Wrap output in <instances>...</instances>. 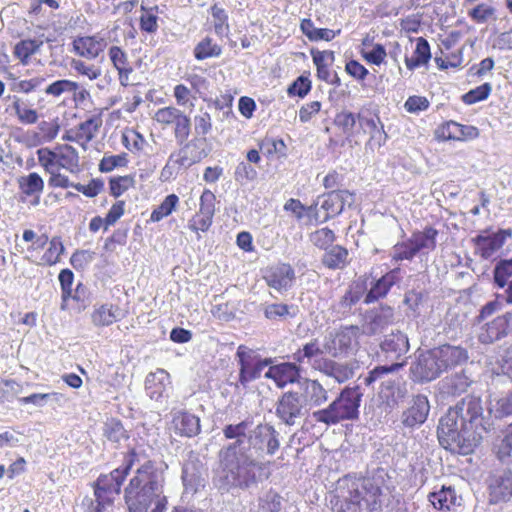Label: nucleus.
<instances>
[{
    "label": "nucleus",
    "instance_id": "obj_10",
    "mask_svg": "<svg viewBox=\"0 0 512 512\" xmlns=\"http://www.w3.org/2000/svg\"><path fill=\"white\" fill-rule=\"evenodd\" d=\"M355 195L348 190H332L324 193L317 198L315 204L309 206L307 210L312 212L320 205L321 209L325 211V216L322 222L335 217L342 213L345 206L351 207L354 204Z\"/></svg>",
    "mask_w": 512,
    "mask_h": 512
},
{
    "label": "nucleus",
    "instance_id": "obj_5",
    "mask_svg": "<svg viewBox=\"0 0 512 512\" xmlns=\"http://www.w3.org/2000/svg\"><path fill=\"white\" fill-rule=\"evenodd\" d=\"M362 396L363 392L358 385L347 386L326 408L314 411L312 419L328 426L357 419Z\"/></svg>",
    "mask_w": 512,
    "mask_h": 512
},
{
    "label": "nucleus",
    "instance_id": "obj_42",
    "mask_svg": "<svg viewBox=\"0 0 512 512\" xmlns=\"http://www.w3.org/2000/svg\"><path fill=\"white\" fill-rule=\"evenodd\" d=\"M19 189L27 196H37L35 204L39 202V195L43 192L44 181L39 174L32 172L18 179Z\"/></svg>",
    "mask_w": 512,
    "mask_h": 512
},
{
    "label": "nucleus",
    "instance_id": "obj_11",
    "mask_svg": "<svg viewBox=\"0 0 512 512\" xmlns=\"http://www.w3.org/2000/svg\"><path fill=\"white\" fill-rule=\"evenodd\" d=\"M394 322V310L387 305H381L367 310L361 320V335L374 336L382 333Z\"/></svg>",
    "mask_w": 512,
    "mask_h": 512
},
{
    "label": "nucleus",
    "instance_id": "obj_35",
    "mask_svg": "<svg viewBox=\"0 0 512 512\" xmlns=\"http://www.w3.org/2000/svg\"><path fill=\"white\" fill-rule=\"evenodd\" d=\"M109 57L118 71L121 85L128 86L130 84L129 75L133 72V68L128 61L127 54L120 47L112 46L109 49Z\"/></svg>",
    "mask_w": 512,
    "mask_h": 512
},
{
    "label": "nucleus",
    "instance_id": "obj_29",
    "mask_svg": "<svg viewBox=\"0 0 512 512\" xmlns=\"http://www.w3.org/2000/svg\"><path fill=\"white\" fill-rule=\"evenodd\" d=\"M170 384V376L164 369H157L147 375L145 388L149 397L155 401L162 398L167 385Z\"/></svg>",
    "mask_w": 512,
    "mask_h": 512
},
{
    "label": "nucleus",
    "instance_id": "obj_15",
    "mask_svg": "<svg viewBox=\"0 0 512 512\" xmlns=\"http://www.w3.org/2000/svg\"><path fill=\"white\" fill-rule=\"evenodd\" d=\"M429 412L428 397L424 394L414 395L408 407L401 414V423L406 428L414 429L425 423Z\"/></svg>",
    "mask_w": 512,
    "mask_h": 512
},
{
    "label": "nucleus",
    "instance_id": "obj_7",
    "mask_svg": "<svg viewBox=\"0 0 512 512\" xmlns=\"http://www.w3.org/2000/svg\"><path fill=\"white\" fill-rule=\"evenodd\" d=\"M437 234L438 231L432 227H428L422 232L413 233L408 240L394 245L392 250L393 260H412L417 253L423 250H434Z\"/></svg>",
    "mask_w": 512,
    "mask_h": 512
},
{
    "label": "nucleus",
    "instance_id": "obj_32",
    "mask_svg": "<svg viewBox=\"0 0 512 512\" xmlns=\"http://www.w3.org/2000/svg\"><path fill=\"white\" fill-rule=\"evenodd\" d=\"M398 271L399 269H394L378 279L367 292L364 302L369 304L386 296L391 287L396 283Z\"/></svg>",
    "mask_w": 512,
    "mask_h": 512
},
{
    "label": "nucleus",
    "instance_id": "obj_52",
    "mask_svg": "<svg viewBox=\"0 0 512 512\" xmlns=\"http://www.w3.org/2000/svg\"><path fill=\"white\" fill-rule=\"evenodd\" d=\"M313 62L317 67L318 78L327 81L329 78L328 64L324 63V57L330 58V64L334 62L335 56L333 51H311Z\"/></svg>",
    "mask_w": 512,
    "mask_h": 512
},
{
    "label": "nucleus",
    "instance_id": "obj_40",
    "mask_svg": "<svg viewBox=\"0 0 512 512\" xmlns=\"http://www.w3.org/2000/svg\"><path fill=\"white\" fill-rule=\"evenodd\" d=\"M367 280L368 279L366 277L359 278L349 286V289L346 291L339 303L340 307L344 311H349L364 296L367 290Z\"/></svg>",
    "mask_w": 512,
    "mask_h": 512
},
{
    "label": "nucleus",
    "instance_id": "obj_13",
    "mask_svg": "<svg viewBox=\"0 0 512 512\" xmlns=\"http://www.w3.org/2000/svg\"><path fill=\"white\" fill-rule=\"evenodd\" d=\"M433 349L420 353L410 366V378L415 383H428L441 375Z\"/></svg>",
    "mask_w": 512,
    "mask_h": 512
},
{
    "label": "nucleus",
    "instance_id": "obj_37",
    "mask_svg": "<svg viewBox=\"0 0 512 512\" xmlns=\"http://www.w3.org/2000/svg\"><path fill=\"white\" fill-rule=\"evenodd\" d=\"M44 44L42 38H27L17 42L14 46L13 55L20 61L21 64L27 65L30 62L32 55L38 53Z\"/></svg>",
    "mask_w": 512,
    "mask_h": 512
},
{
    "label": "nucleus",
    "instance_id": "obj_60",
    "mask_svg": "<svg viewBox=\"0 0 512 512\" xmlns=\"http://www.w3.org/2000/svg\"><path fill=\"white\" fill-rule=\"evenodd\" d=\"M110 192L114 197H119L129 188L135 185V179L131 175L111 178L109 181Z\"/></svg>",
    "mask_w": 512,
    "mask_h": 512
},
{
    "label": "nucleus",
    "instance_id": "obj_26",
    "mask_svg": "<svg viewBox=\"0 0 512 512\" xmlns=\"http://www.w3.org/2000/svg\"><path fill=\"white\" fill-rule=\"evenodd\" d=\"M407 394L406 383L399 378L386 379L381 383L380 396L388 405H398L406 398Z\"/></svg>",
    "mask_w": 512,
    "mask_h": 512
},
{
    "label": "nucleus",
    "instance_id": "obj_38",
    "mask_svg": "<svg viewBox=\"0 0 512 512\" xmlns=\"http://www.w3.org/2000/svg\"><path fill=\"white\" fill-rule=\"evenodd\" d=\"M115 495V493H108V491L94 486L95 499L85 497L81 505L86 507L88 512H104L113 504Z\"/></svg>",
    "mask_w": 512,
    "mask_h": 512
},
{
    "label": "nucleus",
    "instance_id": "obj_46",
    "mask_svg": "<svg viewBox=\"0 0 512 512\" xmlns=\"http://www.w3.org/2000/svg\"><path fill=\"white\" fill-rule=\"evenodd\" d=\"M470 380L464 373H456L442 381V389L450 395H460L467 391Z\"/></svg>",
    "mask_w": 512,
    "mask_h": 512
},
{
    "label": "nucleus",
    "instance_id": "obj_22",
    "mask_svg": "<svg viewBox=\"0 0 512 512\" xmlns=\"http://www.w3.org/2000/svg\"><path fill=\"white\" fill-rule=\"evenodd\" d=\"M264 279L269 287L278 292L287 291L295 280V271L291 265L279 263L266 271Z\"/></svg>",
    "mask_w": 512,
    "mask_h": 512
},
{
    "label": "nucleus",
    "instance_id": "obj_49",
    "mask_svg": "<svg viewBox=\"0 0 512 512\" xmlns=\"http://www.w3.org/2000/svg\"><path fill=\"white\" fill-rule=\"evenodd\" d=\"M48 243L49 247L41 257V264L52 266L59 262L65 248L58 236L53 237Z\"/></svg>",
    "mask_w": 512,
    "mask_h": 512
},
{
    "label": "nucleus",
    "instance_id": "obj_44",
    "mask_svg": "<svg viewBox=\"0 0 512 512\" xmlns=\"http://www.w3.org/2000/svg\"><path fill=\"white\" fill-rule=\"evenodd\" d=\"M182 480L186 493L195 494L200 488L205 486L204 478L190 464L183 466Z\"/></svg>",
    "mask_w": 512,
    "mask_h": 512
},
{
    "label": "nucleus",
    "instance_id": "obj_28",
    "mask_svg": "<svg viewBox=\"0 0 512 512\" xmlns=\"http://www.w3.org/2000/svg\"><path fill=\"white\" fill-rule=\"evenodd\" d=\"M173 426L181 436L194 437L200 433V419L188 412H178L173 417Z\"/></svg>",
    "mask_w": 512,
    "mask_h": 512
},
{
    "label": "nucleus",
    "instance_id": "obj_8",
    "mask_svg": "<svg viewBox=\"0 0 512 512\" xmlns=\"http://www.w3.org/2000/svg\"><path fill=\"white\" fill-rule=\"evenodd\" d=\"M363 491L361 500L368 512H381L383 501L382 496L388 490V475L384 469H378L371 476L356 481Z\"/></svg>",
    "mask_w": 512,
    "mask_h": 512
},
{
    "label": "nucleus",
    "instance_id": "obj_9",
    "mask_svg": "<svg viewBox=\"0 0 512 512\" xmlns=\"http://www.w3.org/2000/svg\"><path fill=\"white\" fill-rule=\"evenodd\" d=\"M275 414L285 425L294 426L308 414V408L297 390H289L278 398Z\"/></svg>",
    "mask_w": 512,
    "mask_h": 512
},
{
    "label": "nucleus",
    "instance_id": "obj_1",
    "mask_svg": "<svg viewBox=\"0 0 512 512\" xmlns=\"http://www.w3.org/2000/svg\"><path fill=\"white\" fill-rule=\"evenodd\" d=\"M492 426L489 414L484 415L481 398L467 395L440 418L437 436L444 449L468 455L480 445L483 434L489 433Z\"/></svg>",
    "mask_w": 512,
    "mask_h": 512
},
{
    "label": "nucleus",
    "instance_id": "obj_51",
    "mask_svg": "<svg viewBox=\"0 0 512 512\" xmlns=\"http://www.w3.org/2000/svg\"><path fill=\"white\" fill-rule=\"evenodd\" d=\"M101 125L102 120L98 116L87 119L79 124L77 138L84 139L85 142H90L95 137V134Z\"/></svg>",
    "mask_w": 512,
    "mask_h": 512
},
{
    "label": "nucleus",
    "instance_id": "obj_34",
    "mask_svg": "<svg viewBox=\"0 0 512 512\" xmlns=\"http://www.w3.org/2000/svg\"><path fill=\"white\" fill-rule=\"evenodd\" d=\"M348 495H344V500H337L334 505L336 512H361L362 500L359 484L353 480L351 485H348Z\"/></svg>",
    "mask_w": 512,
    "mask_h": 512
},
{
    "label": "nucleus",
    "instance_id": "obj_21",
    "mask_svg": "<svg viewBox=\"0 0 512 512\" xmlns=\"http://www.w3.org/2000/svg\"><path fill=\"white\" fill-rule=\"evenodd\" d=\"M265 378L275 382L278 388H284L287 384L297 383L301 381L300 367L292 362H283L272 365L264 375Z\"/></svg>",
    "mask_w": 512,
    "mask_h": 512
},
{
    "label": "nucleus",
    "instance_id": "obj_12",
    "mask_svg": "<svg viewBox=\"0 0 512 512\" xmlns=\"http://www.w3.org/2000/svg\"><path fill=\"white\" fill-rule=\"evenodd\" d=\"M140 459L137 453L132 450L129 452L124 458V462L122 466L114 469L109 474H102L98 477L94 486L108 491V493L119 494L121 490V486L129 474L131 468L135 465V463H139Z\"/></svg>",
    "mask_w": 512,
    "mask_h": 512
},
{
    "label": "nucleus",
    "instance_id": "obj_59",
    "mask_svg": "<svg viewBox=\"0 0 512 512\" xmlns=\"http://www.w3.org/2000/svg\"><path fill=\"white\" fill-rule=\"evenodd\" d=\"M194 53L198 60H203L209 57L219 56L221 54V48L217 44L212 43L210 38H205L197 44Z\"/></svg>",
    "mask_w": 512,
    "mask_h": 512
},
{
    "label": "nucleus",
    "instance_id": "obj_43",
    "mask_svg": "<svg viewBox=\"0 0 512 512\" xmlns=\"http://www.w3.org/2000/svg\"><path fill=\"white\" fill-rule=\"evenodd\" d=\"M429 501L437 509H447L457 504L458 497L451 487L443 486L441 490L429 494Z\"/></svg>",
    "mask_w": 512,
    "mask_h": 512
},
{
    "label": "nucleus",
    "instance_id": "obj_41",
    "mask_svg": "<svg viewBox=\"0 0 512 512\" xmlns=\"http://www.w3.org/2000/svg\"><path fill=\"white\" fill-rule=\"evenodd\" d=\"M431 58L430 45L428 41L419 37L416 40V48L412 57H405V64L409 70H414L422 65H426Z\"/></svg>",
    "mask_w": 512,
    "mask_h": 512
},
{
    "label": "nucleus",
    "instance_id": "obj_56",
    "mask_svg": "<svg viewBox=\"0 0 512 512\" xmlns=\"http://www.w3.org/2000/svg\"><path fill=\"white\" fill-rule=\"evenodd\" d=\"M357 121L358 114H354L345 110L337 113L334 119L335 125L341 128L344 134L347 136H351L353 134V130Z\"/></svg>",
    "mask_w": 512,
    "mask_h": 512
},
{
    "label": "nucleus",
    "instance_id": "obj_62",
    "mask_svg": "<svg viewBox=\"0 0 512 512\" xmlns=\"http://www.w3.org/2000/svg\"><path fill=\"white\" fill-rule=\"evenodd\" d=\"M492 90L490 83H484L475 89L470 90L466 94L463 95L462 100L464 103L471 105L476 102L485 100L488 98Z\"/></svg>",
    "mask_w": 512,
    "mask_h": 512
},
{
    "label": "nucleus",
    "instance_id": "obj_36",
    "mask_svg": "<svg viewBox=\"0 0 512 512\" xmlns=\"http://www.w3.org/2000/svg\"><path fill=\"white\" fill-rule=\"evenodd\" d=\"M493 451L501 462H512V423L507 425L496 438Z\"/></svg>",
    "mask_w": 512,
    "mask_h": 512
},
{
    "label": "nucleus",
    "instance_id": "obj_3",
    "mask_svg": "<svg viewBox=\"0 0 512 512\" xmlns=\"http://www.w3.org/2000/svg\"><path fill=\"white\" fill-rule=\"evenodd\" d=\"M232 443L219 453L221 469L217 475L219 488L228 491L230 488L249 489L262 479L264 464Z\"/></svg>",
    "mask_w": 512,
    "mask_h": 512
},
{
    "label": "nucleus",
    "instance_id": "obj_2",
    "mask_svg": "<svg viewBox=\"0 0 512 512\" xmlns=\"http://www.w3.org/2000/svg\"><path fill=\"white\" fill-rule=\"evenodd\" d=\"M165 476L155 462L146 460L124 489V500L128 512H165L167 496L164 493Z\"/></svg>",
    "mask_w": 512,
    "mask_h": 512
},
{
    "label": "nucleus",
    "instance_id": "obj_61",
    "mask_svg": "<svg viewBox=\"0 0 512 512\" xmlns=\"http://www.w3.org/2000/svg\"><path fill=\"white\" fill-rule=\"evenodd\" d=\"M12 106L20 122L24 124H35L37 122V111L27 108L19 99H16Z\"/></svg>",
    "mask_w": 512,
    "mask_h": 512
},
{
    "label": "nucleus",
    "instance_id": "obj_25",
    "mask_svg": "<svg viewBox=\"0 0 512 512\" xmlns=\"http://www.w3.org/2000/svg\"><path fill=\"white\" fill-rule=\"evenodd\" d=\"M490 501L492 503L507 502L512 498V472L502 471L490 482Z\"/></svg>",
    "mask_w": 512,
    "mask_h": 512
},
{
    "label": "nucleus",
    "instance_id": "obj_45",
    "mask_svg": "<svg viewBox=\"0 0 512 512\" xmlns=\"http://www.w3.org/2000/svg\"><path fill=\"white\" fill-rule=\"evenodd\" d=\"M348 251L342 246L335 245L323 255L322 262L331 269H342L347 264Z\"/></svg>",
    "mask_w": 512,
    "mask_h": 512
},
{
    "label": "nucleus",
    "instance_id": "obj_24",
    "mask_svg": "<svg viewBox=\"0 0 512 512\" xmlns=\"http://www.w3.org/2000/svg\"><path fill=\"white\" fill-rule=\"evenodd\" d=\"M381 351L384 353L386 359L399 360L402 356L406 355L409 351L408 337L397 330L384 337L380 344Z\"/></svg>",
    "mask_w": 512,
    "mask_h": 512
},
{
    "label": "nucleus",
    "instance_id": "obj_18",
    "mask_svg": "<svg viewBox=\"0 0 512 512\" xmlns=\"http://www.w3.org/2000/svg\"><path fill=\"white\" fill-rule=\"evenodd\" d=\"M297 391L308 409L320 407L328 401V391L316 379L302 378Z\"/></svg>",
    "mask_w": 512,
    "mask_h": 512
},
{
    "label": "nucleus",
    "instance_id": "obj_16",
    "mask_svg": "<svg viewBox=\"0 0 512 512\" xmlns=\"http://www.w3.org/2000/svg\"><path fill=\"white\" fill-rule=\"evenodd\" d=\"M216 196L209 189H205L200 196L199 211L189 221L188 227L194 232L207 231L213 222L215 214Z\"/></svg>",
    "mask_w": 512,
    "mask_h": 512
},
{
    "label": "nucleus",
    "instance_id": "obj_48",
    "mask_svg": "<svg viewBox=\"0 0 512 512\" xmlns=\"http://www.w3.org/2000/svg\"><path fill=\"white\" fill-rule=\"evenodd\" d=\"M273 363L272 358L261 359L260 357L256 359L253 364H250L249 367L245 369H240L239 372V381L245 386L249 381L257 379L260 377L261 371L266 366H271Z\"/></svg>",
    "mask_w": 512,
    "mask_h": 512
},
{
    "label": "nucleus",
    "instance_id": "obj_33",
    "mask_svg": "<svg viewBox=\"0 0 512 512\" xmlns=\"http://www.w3.org/2000/svg\"><path fill=\"white\" fill-rule=\"evenodd\" d=\"M348 495H344V500H337L334 505L336 512H361L362 500L359 484L353 480L351 485H348Z\"/></svg>",
    "mask_w": 512,
    "mask_h": 512
},
{
    "label": "nucleus",
    "instance_id": "obj_53",
    "mask_svg": "<svg viewBox=\"0 0 512 512\" xmlns=\"http://www.w3.org/2000/svg\"><path fill=\"white\" fill-rule=\"evenodd\" d=\"M179 198L175 194L168 195L163 202L151 213L150 219L153 222H158L164 217L170 215L175 209Z\"/></svg>",
    "mask_w": 512,
    "mask_h": 512
},
{
    "label": "nucleus",
    "instance_id": "obj_19",
    "mask_svg": "<svg viewBox=\"0 0 512 512\" xmlns=\"http://www.w3.org/2000/svg\"><path fill=\"white\" fill-rule=\"evenodd\" d=\"M358 123L363 132L369 134L366 149L374 151L386 143L388 136L384 131L383 123L377 115L374 117H367L365 115L358 114Z\"/></svg>",
    "mask_w": 512,
    "mask_h": 512
},
{
    "label": "nucleus",
    "instance_id": "obj_57",
    "mask_svg": "<svg viewBox=\"0 0 512 512\" xmlns=\"http://www.w3.org/2000/svg\"><path fill=\"white\" fill-rule=\"evenodd\" d=\"M103 435L108 440L119 443L122 439L126 438V431L120 421L110 419L104 424Z\"/></svg>",
    "mask_w": 512,
    "mask_h": 512
},
{
    "label": "nucleus",
    "instance_id": "obj_64",
    "mask_svg": "<svg viewBox=\"0 0 512 512\" xmlns=\"http://www.w3.org/2000/svg\"><path fill=\"white\" fill-rule=\"evenodd\" d=\"M334 238V232L329 228L319 229L310 235L311 242L322 249H327L334 241Z\"/></svg>",
    "mask_w": 512,
    "mask_h": 512
},
{
    "label": "nucleus",
    "instance_id": "obj_17",
    "mask_svg": "<svg viewBox=\"0 0 512 512\" xmlns=\"http://www.w3.org/2000/svg\"><path fill=\"white\" fill-rule=\"evenodd\" d=\"M317 362L314 364V369L335 379L338 383H344L351 379L358 368L357 361L337 362L332 359H322Z\"/></svg>",
    "mask_w": 512,
    "mask_h": 512
},
{
    "label": "nucleus",
    "instance_id": "obj_58",
    "mask_svg": "<svg viewBox=\"0 0 512 512\" xmlns=\"http://www.w3.org/2000/svg\"><path fill=\"white\" fill-rule=\"evenodd\" d=\"M211 14L214 19V29L216 34L226 36L229 33L228 16L225 10L214 4L211 7Z\"/></svg>",
    "mask_w": 512,
    "mask_h": 512
},
{
    "label": "nucleus",
    "instance_id": "obj_31",
    "mask_svg": "<svg viewBox=\"0 0 512 512\" xmlns=\"http://www.w3.org/2000/svg\"><path fill=\"white\" fill-rule=\"evenodd\" d=\"M106 47V41L97 36L81 37L74 41V48L81 56L95 59Z\"/></svg>",
    "mask_w": 512,
    "mask_h": 512
},
{
    "label": "nucleus",
    "instance_id": "obj_54",
    "mask_svg": "<svg viewBox=\"0 0 512 512\" xmlns=\"http://www.w3.org/2000/svg\"><path fill=\"white\" fill-rule=\"evenodd\" d=\"M79 85L76 82L62 79L57 80L45 88V93L54 97H59L64 93H74L78 90Z\"/></svg>",
    "mask_w": 512,
    "mask_h": 512
},
{
    "label": "nucleus",
    "instance_id": "obj_55",
    "mask_svg": "<svg viewBox=\"0 0 512 512\" xmlns=\"http://www.w3.org/2000/svg\"><path fill=\"white\" fill-rule=\"evenodd\" d=\"M405 362H396L391 365L377 366L364 378V384L370 386L377 380L382 379L388 373L396 372L404 366Z\"/></svg>",
    "mask_w": 512,
    "mask_h": 512
},
{
    "label": "nucleus",
    "instance_id": "obj_4",
    "mask_svg": "<svg viewBox=\"0 0 512 512\" xmlns=\"http://www.w3.org/2000/svg\"><path fill=\"white\" fill-rule=\"evenodd\" d=\"M222 431L226 439H235L238 448L250 453L257 460L265 455L273 456L280 447L279 432L267 423L254 426L252 417H246L236 424H228Z\"/></svg>",
    "mask_w": 512,
    "mask_h": 512
},
{
    "label": "nucleus",
    "instance_id": "obj_39",
    "mask_svg": "<svg viewBox=\"0 0 512 512\" xmlns=\"http://www.w3.org/2000/svg\"><path fill=\"white\" fill-rule=\"evenodd\" d=\"M57 168H63L70 173L80 172L79 155L77 150L71 145H62L57 152Z\"/></svg>",
    "mask_w": 512,
    "mask_h": 512
},
{
    "label": "nucleus",
    "instance_id": "obj_63",
    "mask_svg": "<svg viewBox=\"0 0 512 512\" xmlns=\"http://www.w3.org/2000/svg\"><path fill=\"white\" fill-rule=\"evenodd\" d=\"M128 163L127 154L121 153L118 155H105L99 163V170L101 172H110L117 167H124Z\"/></svg>",
    "mask_w": 512,
    "mask_h": 512
},
{
    "label": "nucleus",
    "instance_id": "obj_50",
    "mask_svg": "<svg viewBox=\"0 0 512 512\" xmlns=\"http://www.w3.org/2000/svg\"><path fill=\"white\" fill-rule=\"evenodd\" d=\"M493 274L494 282L500 288H504L507 284H509V278L512 277V258L499 260L495 264Z\"/></svg>",
    "mask_w": 512,
    "mask_h": 512
},
{
    "label": "nucleus",
    "instance_id": "obj_14",
    "mask_svg": "<svg viewBox=\"0 0 512 512\" xmlns=\"http://www.w3.org/2000/svg\"><path fill=\"white\" fill-rule=\"evenodd\" d=\"M210 151L211 145L206 137H194L177 154H172L169 161L182 167H190L206 158Z\"/></svg>",
    "mask_w": 512,
    "mask_h": 512
},
{
    "label": "nucleus",
    "instance_id": "obj_27",
    "mask_svg": "<svg viewBox=\"0 0 512 512\" xmlns=\"http://www.w3.org/2000/svg\"><path fill=\"white\" fill-rule=\"evenodd\" d=\"M511 333L504 315L496 317L487 323L479 334V341L483 344H490Z\"/></svg>",
    "mask_w": 512,
    "mask_h": 512
},
{
    "label": "nucleus",
    "instance_id": "obj_23",
    "mask_svg": "<svg viewBox=\"0 0 512 512\" xmlns=\"http://www.w3.org/2000/svg\"><path fill=\"white\" fill-rule=\"evenodd\" d=\"M512 236L510 229H500L491 235H477L473 238L476 250L484 259L490 258Z\"/></svg>",
    "mask_w": 512,
    "mask_h": 512
},
{
    "label": "nucleus",
    "instance_id": "obj_30",
    "mask_svg": "<svg viewBox=\"0 0 512 512\" xmlns=\"http://www.w3.org/2000/svg\"><path fill=\"white\" fill-rule=\"evenodd\" d=\"M324 353H326L324 346L321 348L318 340L312 339L293 354V359L296 363L309 364L314 368V364L318 363L317 361L324 359L322 357Z\"/></svg>",
    "mask_w": 512,
    "mask_h": 512
},
{
    "label": "nucleus",
    "instance_id": "obj_20",
    "mask_svg": "<svg viewBox=\"0 0 512 512\" xmlns=\"http://www.w3.org/2000/svg\"><path fill=\"white\" fill-rule=\"evenodd\" d=\"M441 373L453 369L468 360V352L460 346L449 344L433 348Z\"/></svg>",
    "mask_w": 512,
    "mask_h": 512
},
{
    "label": "nucleus",
    "instance_id": "obj_6",
    "mask_svg": "<svg viewBox=\"0 0 512 512\" xmlns=\"http://www.w3.org/2000/svg\"><path fill=\"white\" fill-rule=\"evenodd\" d=\"M360 335V328L357 325L342 327L325 336L324 350L333 358L346 357L357 351Z\"/></svg>",
    "mask_w": 512,
    "mask_h": 512
},
{
    "label": "nucleus",
    "instance_id": "obj_47",
    "mask_svg": "<svg viewBox=\"0 0 512 512\" xmlns=\"http://www.w3.org/2000/svg\"><path fill=\"white\" fill-rule=\"evenodd\" d=\"M119 308L114 305L104 304L95 309L92 314V322L96 326H109L117 321Z\"/></svg>",
    "mask_w": 512,
    "mask_h": 512
}]
</instances>
